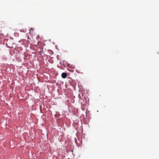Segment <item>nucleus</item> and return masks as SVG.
I'll return each mask as SVG.
<instances>
[{
  "mask_svg": "<svg viewBox=\"0 0 159 159\" xmlns=\"http://www.w3.org/2000/svg\"><path fill=\"white\" fill-rule=\"evenodd\" d=\"M61 77L63 78H65L67 77V74L66 73H62L61 74Z\"/></svg>",
  "mask_w": 159,
  "mask_h": 159,
  "instance_id": "1",
  "label": "nucleus"
}]
</instances>
